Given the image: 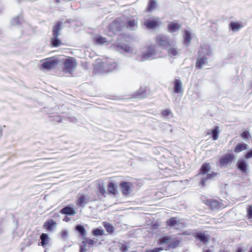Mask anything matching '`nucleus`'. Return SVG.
I'll list each match as a JSON object with an SVG mask.
<instances>
[{
	"instance_id": "79ce46f5",
	"label": "nucleus",
	"mask_w": 252,
	"mask_h": 252,
	"mask_svg": "<svg viewBox=\"0 0 252 252\" xmlns=\"http://www.w3.org/2000/svg\"><path fill=\"white\" fill-rule=\"evenodd\" d=\"M162 114L164 116H169L171 114V112L169 109H166L162 112Z\"/></svg>"
},
{
	"instance_id": "8fccbe9b",
	"label": "nucleus",
	"mask_w": 252,
	"mask_h": 252,
	"mask_svg": "<svg viewBox=\"0 0 252 252\" xmlns=\"http://www.w3.org/2000/svg\"><path fill=\"white\" fill-rule=\"evenodd\" d=\"M182 235H190V233H189L188 231H184Z\"/></svg>"
},
{
	"instance_id": "a211bd4d",
	"label": "nucleus",
	"mask_w": 252,
	"mask_h": 252,
	"mask_svg": "<svg viewBox=\"0 0 252 252\" xmlns=\"http://www.w3.org/2000/svg\"><path fill=\"white\" fill-rule=\"evenodd\" d=\"M174 92L176 93H180L183 92V87L182 82L178 79H175L174 82Z\"/></svg>"
},
{
	"instance_id": "0eeeda50",
	"label": "nucleus",
	"mask_w": 252,
	"mask_h": 252,
	"mask_svg": "<svg viewBox=\"0 0 252 252\" xmlns=\"http://www.w3.org/2000/svg\"><path fill=\"white\" fill-rule=\"evenodd\" d=\"M156 40L157 43L163 47H166L169 44V38L166 35H159L156 37Z\"/></svg>"
},
{
	"instance_id": "2eb2a0df",
	"label": "nucleus",
	"mask_w": 252,
	"mask_h": 252,
	"mask_svg": "<svg viewBox=\"0 0 252 252\" xmlns=\"http://www.w3.org/2000/svg\"><path fill=\"white\" fill-rule=\"evenodd\" d=\"M195 237L202 243H206L208 241V236L206 231L204 232H198L196 233Z\"/></svg>"
},
{
	"instance_id": "f03ea898",
	"label": "nucleus",
	"mask_w": 252,
	"mask_h": 252,
	"mask_svg": "<svg viewBox=\"0 0 252 252\" xmlns=\"http://www.w3.org/2000/svg\"><path fill=\"white\" fill-rule=\"evenodd\" d=\"M209 53L210 51L207 48L204 51V48L202 47L199 50V57L196 63V67L197 69H201L207 63V59L205 56H202L201 54L209 55Z\"/></svg>"
},
{
	"instance_id": "c756f323",
	"label": "nucleus",
	"mask_w": 252,
	"mask_h": 252,
	"mask_svg": "<svg viewBox=\"0 0 252 252\" xmlns=\"http://www.w3.org/2000/svg\"><path fill=\"white\" fill-rule=\"evenodd\" d=\"M212 138L214 140H216L219 137V134L220 133L219 127L216 126L211 131Z\"/></svg>"
},
{
	"instance_id": "423d86ee",
	"label": "nucleus",
	"mask_w": 252,
	"mask_h": 252,
	"mask_svg": "<svg viewBox=\"0 0 252 252\" xmlns=\"http://www.w3.org/2000/svg\"><path fill=\"white\" fill-rule=\"evenodd\" d=\"M233 159V157L230 154L225 155L222 157L219 160L220 166L223 167L226 166L228 164H231Z\"/></svg>"
},
{
	"instance_id": "6e6552de",
	"label": "nucleus",
	"mask_w": 252,
	"mask_h": 252,
	"mask_svg": "<svg viewBox=\"0 0 252 252\" xmlns=\"http://www.w3.org/2000/svg\"><path fill=\"white\" fill-rule=\"evenodd\" d=\"M167 225L176 229H180L183 227L182 223L176 218L170 219L167 221Z\"/></svg>"
},
{
	"instance_id": "49530a36",
	"label": "nucleus",
	"mask_w": 252,
	"mask_h": 252,
	"mask_svg": "<svg viewBox=\"0 0 252 252\" xmlns=\"http://www.w3.org/2000/svg\"><path fill=\"white\" fill-rule=\"evenodd\" d=\"M245 158L247 159L252 158V150L249 151L245 156Z\"/></svg>"
},
{
	"instance_id": "37998d69",
	"label": "nucleus",
	"mask_w": 252,
	"mask_h": 252,
	"mask_svg": "<svg viewBox=\"0 0 252 252\" xmlns=\"http://www.w3.org/2000/svg\"><path fill=\"white\" fill-rule=\"evenodd\" d=\"M249 133L248 131H244L241 134V136L243 137V138L247 139L249 137Z\"/></svg>"
},
{
	"instance_id": "b1692460",
	"label": "nucleus",
	"mask_w": 252,
	"mask_h": 252,
	"mask_svg": "<svg viewBox=\"0 0 252 252\" xmlns=\"http://www.w3.org/2000/svg\"><path fill=\"white\" fill-rule=\"evenodd\" d=\"M126 27L130 30H134L137 27V23L134 19L130 20L127 22Z\"/></svg>"
},
{
	"instance_id": "7c9ffc66",
	"label": "nucleus",
	"mask_w": 252,
	"mask_h": 252,
	"mask_svg": "<svg viewBox=\"0 0 252 252\" xmlns=\"http://www.w3.org/2000/svg\"><path fill=\"white\" fill-rule=\"evenodd\" d=\"M135 96L138 98H143L147 96L146 89L145 88L140 89L137 93Z\"/></svg>"
},
{
	"instance_id": "6e6d98bb",
	"label": "nucleus",
	"mask_w": 252,
	"mask_h": 252,
	"mask_svg": "<svg viewBox=\"0 0 252 252\" xmlns=\"http://www.w3.org/2000/svg\"><path fill=\"white\" fill-rule=\"evenodd\" d=\"M64 220H65L66 221H67V220H68V218L65 217V219H64Z\"/></svg>"
},
{
	"instance_id": "5701e85b",
	"label": "nucleus",
	"mask_w": 252,
	"mask_h": 252,
	"mask_svg": "<svg viewBox=\"0 0 252 252\" xmlns=\"http://www.w3.org/2000/svg\"><path fill=\"white\" fill-rule=\"evenodd\" d=\"M104 67L107 70V72H111L116 69L117 64L115 62H111L109 64L104 66Z\"/></svg>"
},
{
	"instance_id": "6ab92c4d",
	"label": "nucleus",
	"mask_w": 252,
	"mask_h": 252,
	"mask_svg": "<svg viewBox=\"0 0 252 252\" xmlns=\"http://www.w3.org/2000/svg\"><path fill=\"white\" fill-rule=\"evenodd\" d=\"M144 24L148 29H154L158 26V21L156 20H147L144 22Z\"/></svg>"
},
{
	"instance_id": "393cba45",
	"label": "nucleus",
	"mask_w": 252,
	"mask_h": 252,
	"mask_svg": "<svg viewBox=\"0 0 252 252\" xmlns=\"http://www.w3.org/2000/svg\"><path fill=\"white\" fill-rule=\"evenodd\" d=\"M76 230L80 233V234L83 237H86L87 235V232L84 227L82 225H77L76 226Z\"/></svg>"
},
{
	"instance_id": "bb28decb",
	"label": "nucleus",
	"mask_w": 252,
	"mask_h": 252,
	"mask_svg": "<svg viewBox=\"0 0 252 252\" xmlns=\"http://www.w3.org/2000/svg\"><path fill=\"white\" fill-rule=\"evenodd\" d=\"M51 44L54 47H58L61 44V41L58 36H53L51 38Z\"/></svg>"
},
{
	"instance_id": "c03bdc74",
	"label": "nucleus",
	"mask_w": 252,
	"mask_h": 252,
	"mask_svg": "<svg viewBox=\"0 0 252 252\" xmlns=\"http://www.w3.org/2000/svg\"><path fill=\"white\" fill-rule=\"evenodd\" d=\"M120 249L122 252H126L128 250V247L125 244H122Z\"/></svg>"
},
{
	"instance_id": "864d4df0",
	"label": "nucleus",
	"mask_w": 252,
	"mask_h": 252,
	"mask_svg": "<svg viewBox=\"0 0 252 252\" xmlns=\"http://www.w3.org/2000/svg\"><path fill=\"white\" fill-rule=\"evenodd\" d=\"M203 252H210L209 250H204L203 251Z\"/></svg>"
},
{
	"instance_id": "f8f14e48",
	"label": "nucleus",
	"mask_w": 252,
	"mask_h": 252,
	"mask_svg": "<svg viewBox=\"0 0 252 252\" xmlns=\"http://www.w3.org/2000/svg\"><path fill=\"white\" fill-rule=\"evenodd\" d=\"M181 27V25L177 22H171L168 25V31L170 33H174L180 30Z\"/></svg>"
},
{
	"instance_id": "09e8293b",
	"label": "nucleus",
	"mask_w": 252,
	"mask_h": 252,
	"mask_svg": "<svg viewBox=\"0 0 252 252\" xmlns=\"http://www.w3.org/2000/svg\"><path fill=\"white\" fill-rule=\"evenodd\" d=\"M55 121H57L58 122H62V119L59 116H57L55 118Z\"/></svg>"
},
{
	"instance_id": "1a4fd4ad",
	"label": "nucleus",
	"mask_w": 252,
	"mask_h": 252,
	"mask_svg": "<svg viewBox=\"0 0 252 252\" xmlns=\"http://www.w3.org/2000/svg\"><path fill=\"white\" fill-rule=\"evenodd\" d=\"M121 188L125 195L130 194L132 192V184L129 182H123L121 183Z\"/></svg>"
},
{
	"instance_id": "aec40b11",
	"label": "nucleus",
	"mask_w": 252,
	"mask_h": 252,
	"mask_svg": "<svg viewBox=\"0 0 252 252\" xmlns=\"http://www.w3.org/2000/svg\"><path fill=\"white\" fill-rule=\"evenodd\" d=\"M191 39V37L190 32L188 30H185L184 35V42L186 46H189V45Z\"/></svg>"
},
{
	"instance_id": "dca6fc26",
	"label": "nucleus",
	"mask_w": 252,
	"mask_h": 252,
	"mask_svg": "<svg viewBox=\"0 0 252 252\" xmlns=\"http://www.w3.org/2000/svg\"><path fill=\"white\" fill-rule=\"evenodd\" d=\"M63 23L61 22H58L53 27V36H59L60 32L62 29Z\"/></svg>"
},
{
	"instance_id": "58836bf2",
	"label": "nucleus",
	"mask_w": 252,
	"mask_h": 252,
	"mask_svg": "<svg viewBox=\"0 0 252 252\" xmlns=\"http://www.w3.org/2000/svg\"><path fill=\"white\" fill-rule=\"evenodd\" d=\"M120 48L123 49L124 51L127 53L131 52L132 49L128 46L126 44H124L120 46Z\"/></svg>"
},
{
	"instance_id": "e433bc0d",
	"label": "nucleus",
	"mask_w": 252,
	"mask_h": 252,
	"mask_svg": "<svg viewBox=\"0 0 252 252\" xmlns=\"http://www.w3.org/2000/svg\"><path fill=\"white\" fill-rule=\"evenodd\" d=\"M95 41L97 44H103L106 42V39L102 36H98L96 38Z\"/></svg>"
},
{
	"instance_id": "a18cd8bd",
	"label": "nucleus",
	"mask_w": 252,
	"mask_h": 252,
	"mask_svg": "<svg viewBox=\"0 0 252 252\" xmlns=\"http://www.w3.org/2000/svg\"><path fill=\"white\" fill-rule=\"evenodd\" d=\"M247 212H248V215L249 216V218L252 219V206L249 207V208L248 209Z\"/></svg>"
},
{
	"instance_id": "4c0bfd02",
	"label": "nucleus",
	"mask_w": 252,
	"mask_h": 252,
	"mask_svg": "<svg viewBox=\"0 0 252 252\" xmlns=\"http://www.w3.org/2000/svg\"><path fill=\"white\" fill-rule=\"evenodd\" d=\"M171 239L169 237H163L160 239V243L161 244H166L170 243Z\"/></svg>"
},
{
	"instance_id": "603ef678",
	"label": "nucleus",
	"mask_w": 252,
	"mask_h": 252,
	"mask_svg": "<svg viewBox=\"0 0 252 252\" xmlns=\"http://www.w3.org/2000/svg\"><path fill=\"white\" fill-rule=\"evenodd\" d=\"M166 126H167V127H168V128L171 127L170 125H169V124L166 125Z\"/></svg>"
},
{
	"instance_id": "ea45409f",
	"label": "nucleus",
	"mask_w": 252,
	"mask_h": 252,
	"mask_svg": "<svg viewBox=\"0 0 252 252\" xmlns=\"http://www.w3.org/2000/svg\"><path fill=\"white\" fill-rule=\"evenodd\" d=\"M61 237L63 240H67L68 237V232L67 230H63L61 232Z\"/></svg>"
},
{
	"instance_id": "72a5a7b5",
	"label": "nucleus",
	"mask_w": 252,
	"mask_h": 252,
	"mask_svg": "<svg viewBox=\"0 0 252 252\" xmlns=\"http://www.w3.org/2000/svg\"><path fill=\"white\" fill-rule=\"evenodd\" d=\"M93 234L94 236H102L104 233V231L102 229L96 228L92 231Z\"/></svg>"
},
{
	"instance_id": "4d7b16f0",
	"label": "nucleus",
	"mask_w": 252,
	"mask_h": 252,
	"mask_svg": "<svg viewBox=\"0 0 252 252\" xmlns=\"http://www.w3.org/2000/svg\"><path fill=\"white\" fill-rule=\"evenodd\" d=\"M250 252H252V250H251V251H250Z\"/></svg>"
},
{
	"instance_id": "9b49d317",
	"label": "nucleus",
	"mask_w": 252,
	"mask_h": 252,
	"mask_svg": "<svg viewBox=\"0 0 252 252\" xmlns=\"http://www.w3.org/2000/svg\"><path fill=\"white\" fill-rule=\"evenodd\" d=\"M83 241L82 242V245L80 246V252H86L87 245L93 246L94 242L93 239H89L85 237H83Z\"/></svg>"
},
{
	"instance_id": "f704fd0d",
	"label": "nucleus",
	"mask_w": 252,
	"mask_h": 252,
	"mask_svg": "<svg viewBox=\"0 0 252 252\" xmlns=\"http://www.w3.org/2000/svg\"><path fill=\"white\" fill-rule=\"evenodd\" d=\"M104 226L106 231L109 233H112L114 232L115 228L110 223H106L104 225Z\"/></svg>"
},
{
	"instance_id": "473e14b6",
	"label": "nucleus",
	"mask_w": 252,
	"mask_h": 252,
	"mask_svg": "<svg viewBox=\"0 0 252 252\" xmlns=\"http://www.w3.org/2000/svg\"><path fill=\"white\" fill-rule=\"evenodd\" d=\"M156 1L155 0H149L147 10L152 11L155 9L156 5Z\"/></svg>"
},
{
	"instance_id": "9d476101",
	"label": "nucleus",
	"mask_w": 252,
	"mask_h": 252,
	"mask_svg": "<svg viewBox=\"0 0 252 252\" xmlns=\"http://www.w3.org/2000/svg\"><path fill=\"white\" fill-rule=\"evenodd\" d=\"M89 199L90 197L88 195L79 194L77 200V205L84 207L88 202Z\"/></svg>"
},
{
	"instance_id": "412c9836",
	"label": "nucleus",
	"mask_w": 252,
	"mask_h": 252,
	"mask_svg": "<svg viewBox=\"0 0 252 252\" xmlns=\"http://www.w3.org/2000/svg\"><path fill=\"white\" fill-rule=\"evenodd\" d=\"M207 204L212 209L217 208L220 206V202L219 201L214 199L207 200Z\"/></svg>"
},
{
	"instance_id": "3c124183",
	"label": "nucleus",
	"mask_w": 252,
	"mask_h": 252,
	"mask_svg": "<svg viewBox=\"0 0 252 252\" xmlns=\"http://www.w3.org/2000/svg\"><path fill=\"white\" fill-rule=\"evenodd\" d=\"M1 136H2V130L0 128V138H1Z\"/></svg>"
},
{
	"instance_id": "2f4dec72",
	"label": "nucleus",
	"mask_w": 252,
	"mask_h": 252,
	"mask_svg": "<svg viewBox=\"0 0 252 252\" xmlns=\"http://www.w3.org/2000/svg\"><path fill=\"white\" fill-rule=\"evenodd\" d=\"M108 190L109 193L112 194H115L116 189L114 187V184L113 182H110L107 186Z\"/></svg>"
},
{
	"instance_id": "4468645a",
	"label": "nucleus",
	"mask_w": 252,
	"mask_h": 252,
	"mask_svg": "<svg viewBox=\"0 0 252 252\" xmlns=\"http://www.w3.org/2000/svg\"><path fill=\"white\" fill-rule=\"evenodd\" d=\"M60 213L62 214L73 216L76 214L75 209L69 205H67L62 208Z\"/></svg>"
},
{
	"instance_id": "7ed1b4c3",
	"label": "nucleus",
	"mask_w": 252,
	"mask_h": 252,
	"mask_svg": "<svg viewBox=\"0 0 252 252\" xmlns=\"http://www.w3.org/2000/svg\"><path fill=\"white\" fill-rule=\"evenodd\" d=\"M77 66L75 59L72 57L66 59L63 63V70L65 73H71L74 71Z\"/></svg>"
},
{
	"instance_id": "f257e3e1",
	"label": "nucleus",
	"mask_w": 252,
	"mask_h": 252,
	"mask_svg": "<svg viewBox=\"0 0 252 252\" xmlns=\"http://www.w3.org/2000/svg\"><path fill=\"white\" fill-rule=\"evenodd\" d=\"M211 170V166L209 163H203L200 169V173L198 175L201 176L200 184L203 186H205L206 182L209 180L213 179L217 176V173L214 172H212L211 173H209Z\"/></svg>"
},
{
	"instance_id": "20e7f679",
	"label": "nucleus",
	"mask_w": 252,
	"mask_h": 252,
	"mask_svg": "<svg viewBox=\"0 0 252 252\" xmlns=\"http://www.w3.org/2000/svg\"><path fill=\"white\" fill-rule=\"evenodd\" d=\"M157 54V52L154 46L148 47L142 53L140 60L145 61L148 60H151Z\"/></svg>"
},
{
	"instance_id": "ddd939ff",
	"label": "nucleus",
	"mask_w": 252,
	"mask_h": 252,
	"mask_svg": "<svg viewBox=\"0 0 252 252\" xmlns=\"http://www.w3.org/2000/svg\"><path fill=\"white\" fill-rule=\"evenodd\" d=\"M237 166L242 173L247 172L248 164L244 159H239L237 161Z\"/></svg>"
},
{
	"instance_id": "a19ab883",
	"label": "nucleus",
	"mask_w": 252,
	"mask_h": 252,
	"mask_svg": "<svg viewBox=\"0 0 252 252\" xmlns=\"http://www.w3.org/2000/svg\"><path fill=\"white\" fill-rule=\"evenodd\" d=\"M98 190H99V191L101 193L102 195H103L104 196L105 195V194L106 193V191L105 188L103 186L99 185Z\"/></svg>"
},
{
	"instance_id": "5fc2aeb1",
	"label": "nucleus",
	"mask_w": 252,
	"mask_h": 252,
	"mask_svg": "<svg viewBox=\"0 0 252 252\" xmlns=\"http://www.w3.org/2000/svg\"><path fill=\"white\" fill-rule=\"evenodd\" d=\"M236 252H242V251L240 249H239Z\"/></svg>"
},
{
	"instance_id": "a878e982",
	"label": "nucleus",
	"mask_w": 252,
	"mask_h": 252,
	"mask_svg": "<svg viewBox=\"0 0 252 252\" xmlns=\"http://www.w3.org/2000/svg\"><path fill=\"white\" fill-rule=\"evenodd\" d=\"M230 27L234 32L238 31L242 28V26H241L239 23L234 22H232L230 23Z\"/></svg>"
},
{
	"instance_id": "39448f33",
	"label": "nucleus",
	"mask_w": 252,
	"mask_h": 252,
	"mask_svg": "<svg viewBox=\"0 0 252 252\" xmlns=\"http://www.w3.org/2000/svg\"><path fill=\"white\" fill-rule=\"evenodd\" d=\"M58 64V60L56 57L46 59L42 63L43 68L50 70L55 68Z\"/></svg>"
},
{
	"instance_id": "de8ad7c7",
	"label": "nucleus",
	"mask_w": 252,
	"mask_h": 252,
	"mask_svg": "<svg viewBox=\"0 0 252 252\" xmlns=\"http://www.w3.org/2000/svg\"><path fill=\"white\" fill-rule=\"evenodd\" d=\"M162 249L160 248H156L153 250H150L147 252H160Z\"/></svg>"
},
{
	"instance_id": "cd10ccee",
	"label": "nucleus",
	"mask_w": 252,
	"mask_h": 252,
	"mask_svg": "<svg viewBox=\"0 0 252 252\" xmlns=\"http://www.w3.org/2000/svg\"><path fill=\"white\" fill-rule=\"evenodd\" d=\"M41 244L42 246L44 247L48 243L49 237L47 234L42 233L40 236Z\"/></svg>"
},
{
	"instance_id": "f3484780",
	"label": "nucleus",
	"mask_w": 252,
	"mask_h": 252,
	"mask_svg": "<svg viewBox=\"0 0 252 252\" xmlns=\"http://www.w3.org/2000/svg\"><path fill=\"white\" fill-rule=\"evenodd\" d=\"M44 226L48 230L52 231L56 227L57 223L55 221L50 220L44 223Z\"/></svg>"
},
{
	"instance_id": "c85d7f7f",
	"label": "nucleus",
	"mask_w": 252,
	"mask_h": 252,
	"mask_svg": "<svg viewBox=\"0 0 252 252\" xmlns=\"http://www.w3.org/2000/svg\"><path fill=\"white\" fill-rule=\"evenodd\" d=\"M168 53L170 57H173L179 55V51L173 47L168 50Z\"/></svg>"
},
{
	"instance_id": "4be33fe9",
	"label": "nucleus",
	"mask_w": 252,
	"mask_h": 252,
	"mask_svg": "<svg viewBox=\"0 0 252 252\" xmlns=\"http://www.w3.org/2000/svg\"><path fill=\"white\" fill-rule=\"evenodd\" d=\"M247 145L245 143H238L236 145L234 149V152L239 153L247 149Z\"/></svg>"
},
{
	"instance_id": "c9c22d12",
	"label": "nucleus",
	"mask_w": 252,
	"mask_h": 252,
	"mask_svg": "<svg viewBox=\"0 0 252 252\" xmlns=\"http://www.w3.org/2000/svg\"><path fill=\"white\" fill-rule=\"evenodd\" d=\"M22 18L19 16L12 19L11 23L12 25H17L21 23Z\"/></svg>"
}]
</instances>
